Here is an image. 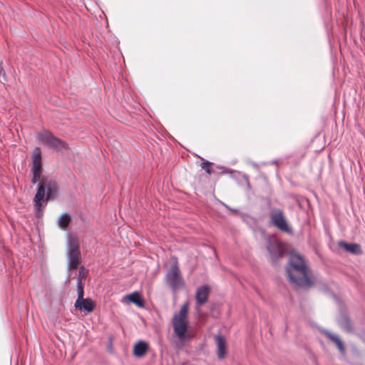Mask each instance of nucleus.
I'll return each instance as SVG.
<instances>
[{
  "label": "nucleus",
  "instance_id": "22",
  "mask_svg": "<svg viewBox=\"0 0 365 365\" xmlns=\"http://www.w3.org/2000/svg\"><path fill=\"white\" fill-rule=\"evenodd\" d=\"M2 65V63H0V79H1V81H6V73L3 68V67L1 66Z\"/></svg>",
  "mask_w": 365,
  "mask_h": 365
},
{
  "label": "nucleus",
  "instance_id": "17",
  "mask_svg": "<svg viewBox=\"0 0 365 365\" xmlns=\"http://www.w3.org/2000/svg\"><path fill=\"white\" fill-rule=\"evenodd\" d=\"M328 336L330 338V339L331 341H333L336 344V346L339 348V349L340 350V351L344 352V349L343 343L341 341L339 336H337L336 334L329 333V334H328Z\"/></svg>",
  "mask_w": 365,
  "mask_h": 365
},
{
  "label": "nucleus",
  "instance_id": "23",
  "mask_svg": "<svg viewBox=\"0 0 365 365\" xmlns=\"http://www.w3.org/2000/svg\"><path fill=\"white\" fill-rule=\"evenodd\" d=\"M223 205H224L226 208H227L228 210H232V212H237V210L231 209L230 207H228V206H227V205H225V204H223Z\"/></svg>",
  "mask_w": 365,
  "mask_h": 365
},
{
  "label": "nucleus",
  "instance_id": "14",
  "mask_svg": "<svg viewBox=\"0 0 365 365\" xmlns=\"http://www.w3.org/2000/svg\"><path fill=\"white\" fill-rule=\"evenodd\" d=\"M129 302L135 304L138 307H144V302L141 299L140 294L138 292H134L125 297Z\"/></svg>",
  "mask_w": 365,
  "mask_h": 365
},
{
  "label": "nucleus",
  "instance_id": "24",
  "mask_svg": "<svg viewBox=\"0 0 365 365\" xmlns=\"http://www.w3.org/2000/svg\"><path fill=\"white\" fill-rule=\"evenodd\" d=\"M252 165H253L254 167H256V168L257 167V164H255V163H252Z\"/></svg>",
  "mask_w": 365,
  "mask_h": 365
},
{
  "label": "nucleus",
  "instance_id": "18",
  "mask_svg": "<svg viewBox=\"0 0 365 365\" xmlns=\"http://www.w3.org/2000/svg\"><path fill=\"white\" fill-rule=\"evenodd\" d=\"M328 336L330 338V339L331 341H333L336 344V346L339 348V349L340 350V351L344 352V349L343 343L341 341L339 336H337L336 334L329 333V334H328Z\"/></svg>",
  "mask_w": 365,
  "mask_h": 365
},
{
  "label": "nucleus",
  "instance_id": "11",
  "mask_svg": "<svg viewBox=\"0 0 365 365\" xmlns=\"http://www.w3.org/2000/svg\"><path fill=\"white\" fill-rule=\"evenodd\" d=\"M338 245L339 247L343 248L346 252L352 253V254H360L361 252V250L360 246L358 244L355 243H347L344 241H340L338 242Z\"/></svg>",
  "mask_w": 365,
  "mask_h": 365
},
{
  "label": "nucleus",
  "instance_id": "16",
  "mask_svg": "<svg viewBox=\"0 0 365 365\" xmlns=\"http://www.w3.org/2000/svg\"><path fill=\"white\" fill-rule=\"evenodd\" d=\"M77 292H78V297L76 301V304L79 306V302L83 298L84 291H83V283L80 279H77Z\"/></svg>",
  "mask_w": 365,
  "mask_h": 365
},
{
  "label": "nucleus",
  "instance_id": "19",
  "mask_svg": "<svg viewBox=\"0 0 365 365\" xmlns=\"http://www.w3.org/2000/svg\"><path fill=\"white\" fill-rule=\"evenodd\" d=\"M341 327L346 331L351 330V324L349 319L346 316H343L339 321Z\"/></svg>",
  "mask_w": 365,
  "mask_h": 365
},
{
  "label": "nucleus",
  "instance_id": "15",
  "mask_svg": "<svg viewBox=\"0 0 365 365\" xmlns=\"http://www.w3.org/2000/svg\"><path fill=\"white\" fill-rule=\"evenodd\" d=\"M70 222H71L70 215L68 213H63L58 217V225L60 227L65 229L66 227H68Z\"/></svg>",
  "mask_w": 365,
  "mask_h": 365
},
{
  "label": "nucleus",
  "instance_id": "9",
  "mask_svg": "<svg viewBox=\"0 0 365 365\" xmlns=\"http://www.w3.org/2000/svg\"><path fill=\"white\" fill-rule=\"evenodd\" d=\"M210 288L207 285L199 287L196 290L195 299L199 307L204 304L207 301L210 294Z\"/></svg>",
  "mask_w": 365,
  "mask_h": 365
},
{
  "label": "nucleus",
  "instance_id": "5",
  "mask_svg": "<svg viewBox=\"0 0 365 365\" xmlns=\"http://www.w3.org/2000/svg\"><path fill=\"white\" fill-rule=\"evenodd\" d=\"M165 279L167 284L174 291L178 290L183 287L184 281L176 259L174 260L170 269L168 271L165 276Z\"/></svg>",
  "mask_w": 365,
  "mask_h": 365
},
{
  "label": "nucleus",
  "instance_id": "12",
  "mask_svg": "<svg viewBox=\"0 0 365 365\" xmlns=\"http://www.w3.org/2000/svg\"><path fill=\"white\" fill-rule=\"evenodd\" d=\"M75 307L81 311L84 310L87 312H91L94 309L95 304L91 299L86 298L79 302V306L75 304Z\"/></svg>",
  "mask_w": 365,
  "mask_h": 365
},
{
  "label": "nucleus",
  "instance_id": "4",
  "mask_svg": "<svg viewBox=\"0 0 365 365\" xmlns=\"http://www.w3.org/2000/svg\"><path fill=\"white\" fill-rule=\"evenodd\" d=\"M66 254L68 260V269H76L81 262L79 242L76 236L68 235Z\"/></svg>",
  "mask_w": 365,
  "mask_h": 365
},
{
  "label": "nucleus",
  "instance_id": "2",
  "mask_svg": "<svg viewBox=\"0 0 365 365\" xmlns=\"http://www.w3.org/2000/svg\"><path fill=\"white\" fill-rule=\"evenodd\" d=\"M286 272L290 284L297 287L309 288L314 284L311 272L302 257L291 253Z\"/></svg>",
  "mask_w": 365,
  "mask_h": 365
},
{
  "label": "nucleus",
  "instance_id": "10",
  "mask_svg": "<svg viewBox=\"0 0 365 365\" xmlns=\"http://www.w3.org/2000/svg\"><path fill=\"white\" fill-rule=\"evenodd\" d=\"M217 344V354L219 359H223L226 354V341L221 335H217L215 337Z\"/></svg>",
  "mask_w": 365,
  "mask_h": 365
},
{
  "label": "nucleus",
  "instance_id": "1",
  "mask_svg": "<svg viewBox=\"0 0 365 365\" xmlns=\"http://www.w3.org/2000/svg\"><path fill=\"white\" fill-rule=\"evenodd\" d=\"M41 153L38 148H35L32 154L31 182L36 184L39 181L37 192L34 197V211L37 217L43 215V205L53 198L58 190L56 182L53 179L47 177L41 179Z\"/></svg>",
  "mask_w": 365,
  "mask_h": 365
},
{
  "label": "nucleus",
  "instance_id": "21",
  "mask_svg": "<svg viewBox=\"0 0 365 365\" xmlns=\"http://www.w3.org/2000/svg\"><path fill=\"white\" fill-rule=\"evenodd\" d=\"M87 274V271L83 267H81L78 270V279H80L82 281L83 278H85Z\"/></svg>",
  "mask_w": 365,
  "mask_h": 365
},
{
  "label": "nucleus",
  "instance_id": "13",
  "mask_svg": "<svg viewBox=\"0 0 365 365\" xmlns=\"http://www.w3.org/2000/svg\"><path fill=\"white\" fill-rule=\"evenodd\" d=\"M148 345L143 341H139L133 347V354L137 357L143 356L148 351Z\"/></svg>",
  "mask_w": 365,
  "mask_h": 365
},
{
  "label": "nucleus",
  "instance_id": "7",
  "mask_svg": "<svg viewBox=\"0 0 365 365\" xmlns=\"http://www.w3.org/2000/svg\"><path fill=\"white\" fill-rule=\"evenodd\" d=\"M267 249L270 255L272 262H277L284 255V250L279 242L275 237H269Z\"/></svg>",
  "mask_w": 365,
  "mask_h": 365
},
{
  "label": "nucleus",
  "instance_id": "25",
  "mask_svg": "<svg viewBox=\"0 0 365 365\" xmlns=\"http://www.w3.org/2000/svg\"><path fill=\"white\" fill-rule=\"evenodd\" d=\"M231 171L225 170V173H230Z\"/></svg>",
  "mask_w": 365,
  "mask_h": 365
},
{
  "label": "nucleus",
  "instance_id": "20",
  "mask_svg": "<svg viewBox=\"0 0 365 365\" xmlns=\"http://www.w3.org/2000/svg\"><path fill=\"white\" fill-rule=\"evenodd\" d=\"M211 164V163L207 161V162H203L201 164V167L202 169H204L206 173L207 174H211L212 171H211V169L209 168V165Z\"/></svg>",
  "mask_w": 365,
  "mask_h": 365
},
{
  "label": "nucleus",
  "instance_id": "3",
  "mask_svg": "<svg viewBox=\"0 0 365 365\" xmlns=\"http://www.w3.org/2000/svg\"><path fill=\"white\" fill-rule=\"evenodd\" d=\"M188 307V302H185L181 306L179 312L174 314L172 320L174 332L181 340L184 339L188 329V322L187 320Z\"/></svg>",
  "mask_w": 365,
  "mask_h": 365
},
{
  "label": "nucleus",
  "instance_id": "6",
  "mask_svg": "<svg viewBox=\"0 0 365 365\" xmlns=\"http://www.w3.org/2000/svg\"><path fill=\"white\" fill-rule=\"evenodd\" d=\"M36 140L38 143L45 144L58 151H63L68 148L67 144L56 138L51 132L43 130L37 134Z\"/></svg>",
  "mask_w": 365,
  "mask_h": 365
},
{
  "label": "nucleus",
  "instance_id": "8",
  "mask_svg": "<svg viewBox=\"0 0 365 365\" xmlns=\"http://www.w3.org/2000/svg\"><path fill=\"white\" fill-rule=\"evenodd\" d=\"M271 222L282 232L290 231L289 225L284 217L283 212L280 210H272L270 213Z\"/></svg>",
  "mask_w": 365,
  "mask_h": 365
}]
</instances>
